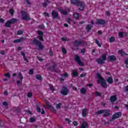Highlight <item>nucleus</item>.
I'll list each match as a JSON object with an SVG mask.
<instances>
[{"label":"nucleus","instance_id":"1","mask_svg":"<svg viewBox=\"0 0 128 128\" xmlns=\"http://www.w3.org/2000/svg\"><path fill=\"white\" fill-rule=\"evenodd\" d=\"M71 3L78 6L79 10H82L84 8V3L78 0H71Z\"/></svg>","mask_w":128,"mask_h":128},{"label":"nucleus","instance_id":"2","mask_svg":"<svg viewBox=\"0 0 128 128\" xmlns=\"http://www.w3.org/2000/svg\"><path fill=\"white\" fill-rule=\"evenodd\" d=\"M96 76L97 78H98L97 82L98 84H101L102 88H108V84H106V80L102 78L100 74H97Z\"/></svg>","mask_w":128,"mask_h":128},{"label":"nucleus","instance_id":"3","mask_svg":"<svg viewBox=\"0 0 128 128\" xmlns=\"http://www.w3.org/2000/svg\"><path fill=\"white\" fill-rule=\"evenodd\" d=\"M21 12L22 14V18L23 20H30V15L27 12H26V11H22Z\"/></svg>","mask_w":128,"mask_h":128},{"label":"nucleus","instance_id":"4","mask_svg":"<svg viewBox=\"0 0 128 128\" xmlns=\"http://www.w3.org/2000/svg\"><path fill=\"white\" fill-rule=\"evenodd\" d=\"M46 106H44V108H50L53 114H56V109H54V108L52 107V105L50 104V102L46 101Z\"/></svg>","mask_w":128,"mask_h":128},{"label":"nucleus","instance_id":"5","mask_svg":"<svg viewBox=\"0 0 128 128\" xmlns=\"http://www.w3.org/2000/svg\"><path fill=\"white\" fill-rule=\"evenodd\" d=\"M106 60V54H104L102 55V58L98 59L96 62L98 64H102Z\"/></svg>","mask_w":128,"mask_h":128},{"label":"nucleus","instance_id":"6","mask_svg":"<svg viewBox=\"0 0 128 128\" xmlns=\"http://www.w3.org/2000/svg\"><path fill=\"white\" fill-rule=\"evenodd\" d=\"M18 22V20H16V19L13 18L11 20L8 21L5 24V26H6V28H10L12 24H14V22Z\"/></svg>","mask_w":128,"mask_h":128},{"label":"nucleus","instance_id":"7","mask_svg":"<svg viewBox=\"0 0 128 128\" xmlns=\"http://www.w3.org/2000/svg\"><path fill=\"white\" fill-rule=\"evenodd\" d=\"M34 44H36L38 46V50H42L44 48V46L42 44V43L40 42L39 41L36 40V39H34L33 40Z\"/></svg>","mask_w":128,"mask_h":128},{"label":"nucleus","instance_id":"8","mask_svg":"<svg viewBox=\"0 0 128 128\" xmlns=\"http://www.w3.org/2000/svg\"><path fill=\"white\" fill-rule=\"evenodd\" d=\"M60 92L63 96H66L68 94V89L66 87H63L60 90Z\"/></svg>","mask_w":128,"mask_h":128},{"label":"nucleus","instance_id":"9","mask_svg":"<svg viewBox=\"0 0 128 128\" xmlns=\"http://www.w3.org/2000/svg\"><path fill=\"white\" fill-rule=\"evenodd\" d=\"M74 60L76 62H78L79 66H84V63H82V61L80 60V56L78 55L75 56Z\"/></svg>","mask_w":128,"mask_h":128},{"label":"nucleus","instance_id":"10","mask_svg":"<svg viewBox=\"0 0 128 128\" xmlns=\"http://www.w3.org/2000/svg\"><path fill=\"white\" fill-rule=\"evenodd\" d=\"M120 116H122V112H118L112 116V120H114L116 118H120Z\"/></svg>","mask_w":128,"mask_h":128},{"label":"nucleus","instance_id":"11","mask_svg":"<svg viewBox=\"0 0 128 128\" xmlns=\"http://www.w3.org/2000/svg\"><path fill=\"white\" fill-rule=\"evenodd\" d=\"M96 24H106V22L104 20L98 19L96 22Z\"/></svg>","mask_w":128,"mask_h":128},{"label":"nucleus","instance_id":"12","mask_svg":"<svg viewBox=\"0 0 128 128\" xmlns=\"http://www.w3.org/2000/svg\"><path fill=\"white\" fill-rule=\"evenodd\" d=\"M86 114H88V109H86V108H85L82 110V116L84 118H85Z\"/></svg>","mask_w":128,"mask_h":128},{"label":"nucleus","instance_id":"13","mask_svg":"<svg viewBox=\"0 0 128 128\" xmlns=\"http://www.w3.org/2000/svg\"><path fill=\"white\" fill-rule=\"evenodd\" d=\"M18 78L20 80V81H17L18 84H20L22 82V80L24 79V77H22V75L21 74V73H20L18 74Z\"/></svg>","mask_w":128,"mask_h":128},{"label":"nucleus","instance_id":"14","mask_svg":"<svg viewBox=\"0 0 128 128\" xmlns=\"http://www.w3.org/2000/svg\"><path fill=\"white\" fill-rule=\"evenodd\" d=\"M38 34H39V40L42 41L44 40V38H42V34H44L42 33V32L40 31H38Z\"/></svg>","mask_w":128,"mask_h":128},{"label":"nucleus","instance_id":"15","mask_svg":"<svg viewBox=\"0 0 128 128\" xmlns=\"http://www.w3.org/2000/svg\"><path fill=\"white\" fill-rule=\"evenodd\" d=\"M71 74L72 76H76L78 74V70H76V69L73 70Z\"/></svg>","mask_w":128,"mask_h":128},{"label":"nucleus","instance_id":"16","mask_svg":"<svg viewBox=\"0 0 128 128\" xmlns=\"http://www.w3.org/2000/svg\"><path fill=\"white\" fill-rule=\"evenodd\" d=\"M88 123L86 122H84L79 128H88Z\"/></svg>","mask_w":128,"mask_h":128},{"label":"nucleus","instance_id":"17","mask_svg":"<svg viewBox=\"0 0 128 128\" xmlns=\"http://www.w3.org/2000/svg\"><path fill=\"white\" fill-rule=\"evenodd\" d=\"M118 36L120 38H124V36H126V33L124 32H119Z\"/></svg>","mask_w":128,"mask_h":128},{"label":"nucleus","instance_id":"18","mask_svg":"<svg viewBox=\"0 0 128 128\" xmlns=\"http://www.w3.org/2000/svg\"><path fill=\"white\" fill-rule=\"evenodd\" d=\"M36 110L38 112H41L42 114H46L44 110V109L40 110V107H37Z\"/></svg>","mask_w":128,"mask_h":128},{"label":"nucleus","instance_id":"19","mask_svg":"<svg viewBox=\"0 0 128 128\" xmlns=\"http://www.w3.org/2000/svg\"><path fill=\"white\" fill-rule=\"evenodd\" d=\"M110 100L112 102H116V96H112L110 98Z\"/></svg>","mask_w":128,"mask_h":128},{"label":"nucleus","instance_id":"20","mask_svg":"<svg viewBox=\"0 0 128 128\" xmlns=\"http://www.w3.org/2000/svg\"><path fill=\"white\" fill-rule=\"evenodd\" d=\"M92 25L88 24L86 26V30L87 32H90L92 30Z\"/></svg>","mask_w":128,"mask_h":128},{"label":"nucleus","instance_id":"21","mask_svg":"<svg viewBox=\"0 0 128 128\" xmlns=\"http://www.w3.org/2000/svg\"><path fill=\"white\" fill-rule=\"evenodd\" d=\"M58 14L56 11L52 12V18H57Z\"/></svg>","mask_w":128,"mask_h":128},{"label":"nucleus","instance_id":"22","mask_svg":"<svg viewBox=\"0 0 128 128\" xmlns=\"http://www.w3.org/2000/svg\"><path fill=\"white\" fill-rule=\"evenodd\" d=\"M104 116H110V111L108 110H104Z\"/></svg>","mask_w":128,"mask_h":128},{"label":"nucleus","instance_id":"23","mask_svg":"<svg viewBox=\"0 0 128 128\" xmlns=\"http://www.w3.org/2000/svg\"><path fill=\"white\" fill-rule=\"evenodd\" d=\"M107 82H108V84H112V82H114V80H112V77H109L108 78V79L107 80Z\"/></svg>","mask_w":128,"mask_h":128},{"label":"nucleus","instance_id":"24","mask_svg":"<svg viewBox=\"0 0 128 128\" xmlns=\"http://www.w3.org/2000/svg\"><path fill=\"white\" fill-rule=\"evenodd\" d=\"M24 40V38H20V39H18V40H15L14 41V42H22Z\"/></svg>","mask_w":128,"mask_h":128},{"label":"nucleus","instance_id":"25","mask_svg":"<svg viewBox=\"0 0 128 128\" xmlns=\"http://www.w3.org/2000/svg\"><path fill=\"white\" fill-rule=\"evenodd\" d=\"M108 58V60H116V56H109Z\"/></svg>","mask_w":128,"mask_h":128},{"label":"nucleus","instance_id":"26","mask_svg":"<svg viewBox=\"0 0 128 128\" xmlns=\"http://www.w3.org/2000/svg\"><path fill=\"white\" fill-rule=\"evenodd\" d=\"M118 52L120 54H121V56H122L128 55V54H126V52L122 51V50H120L118 51Z\"/></svg>","mask_w":128,"mask_h":128},{"label":"nucleus","instance_id":"27","mask_svg":"<svg viewBox=\"0 0 128 128\" xmlns=\"http://www.w3.org/2000/svg\"><path fill=\"white\" fill-rule=\"evenodd\" d=\"M82 44V42L80 40H76L74 42V46H80V44Z\"/></svg>","mask_w":128,"mask_h":128},{"label":"nucleus","instance_id":"28","mask_svg":"<svg viewBox=\"0 0 128 128\" xmlns=\"http://www.w3.org/2000/svg\"><path fill=\"white\" fill-rule=\"evenodd\" d=\"M104 113V110H100L96 112V114H102Z\"/></svg>","mask_w":128,"mask_h":128},{"label":"nucleus","instance_id":"29","mask_svg":"<svg viewBox=\"0 0 128 128\" xmlns=\"http://www.w3.org/2000/svg\"><path fill=\"white\" fill-rule=\"evenodd\" d=\"M114 40H116V39L114 38V36L110 38L109 39V42H114Z\"/></svg>","mask_w":128,"mask_h":128},{"label":"nucleus","instance_id":"30","mask_svg":"<svg viewBox=\"0 0 128 128\" xmlns=\"http://www.w3.org/2000/svg\"><path fill=\"white\" fill-rule=\"evenodd\" d=\"M86 88H81L80 90V92L81 94H86Z\"/></svg>","mask_w":128,"mask_h":128},{"label":"nucleus","instance_id":"31","mask_svg":"<svg viewBox=\"0 0 128 128\" xmlns=\"http://www.w3.org/2000/svg\"><path fill=\"white\" fill-rule=\"evenodd\" d=\"M74 18L76 20H78V18H80V15H78V13H74Z\"/></svg>","mask_w":128,"mask_h":128},{"label":"nucleus","instance_id":"32","mask_svg":"<svg viewBox=\"0 0 128 128\" xmlns=\"http://www.w3.org/2000/svg\"><path fill=\"white\" fill-rule=\"evenodd\" d=\"M60 108H62V104L59 103L56 104V108L60 109Z\"/></svg>","mask_w":128,"mask_h":128},{"label":"nucleus","instance_id":"33","mask_svg":"<svg viewBox=\"0 0 128 128\" xmlns=\"http://www.w3.org/2000/svg\"><path fill=\"white\" fill-rule=\"evenodd\" d=\"M50 1H48V0H47L46 2H44L43 4V6H44V8H46V6H48V4H49Z\"/></svg>","mask_w":128,"mask_h":128},{"label":"nucleus","instance_id":"34","mask_svg":"<svg viewBox=\"0 0 128 128\" xmlns=\"http://www.w3.org/2000/svg\"><path fill=\"white\" fill-rule=\"evenodd\" d=\"M95 42L96 44H98V46H99L100 48V46H102V45L100 44V42H98V40H95Z\"/></svg>","mask_w":128,"mask_h":128},{"label":"nucleus","instance_id":"35","mask_svg":"<svg viewBox=\"0 0 128 128\" xmlns=\"http://www.w3.org/2000/svg\"><path fill=\"white\" fill-rule=\"evenodd\" d=\"M36 78L40 80H42V76L40 74L36 75Z\"/></svg>","mask_w":128,"mask_h":128},{"label":"nucleus","instance_id":"36","mask_svg":"<svg viewBox=\"0 0 128 128\" xmlns=\"http://www.w3.org/2000/svg\"><path fill=\"white\" fill-rule=\"evenodd\" d=\"M24 34V31L22 30H20L17 32V34L20 36V34Z\"/></svg>","mask_w":128,"mask_h":128},{"label":"nucleus","instance_id":"37","mask_svg":"<svg viewBox=\"0 0 128 128\" xmlns=\"http://www.w3.org/2000/svg\"><path fill=\"white\" fill-rule=\"evenodd\" d=\"M30 122H34L36 121V118H32L30 120Z\"/></svg>","mask_w":128,"mask_h":128},{"label":"nucleus","instance_id":"38","mask_svg":"<svg viewBox=\"0 0 128 128\" xmlns=\"http://www.w3.org/2000/svg\"><path fill=\"white\" fill-rule=\"evenodd\" d=\"M60 10L62 12V14H68V12L65 10Z\"/></svg>","mask_w":128,"mask_h":128},{"label":"nucleus","instance_id":"39","mask_svg":"<svg viewBox=\"0 0 128 128\" xmlns=\"http://www.w3.org/2000/svg\"><path fill=\"white\" fill-rule=\"evenodd\" d=\"M28 98H32V92H29L28 94Z\"/></svg>","mask_w":128,"mask_h":128},{"label":"nucleus","instance_id":"40","mask_svg":"<svg viewBox=\"0 0 128 128\" xmlns=\"http://www.w3.org/2000/svg\"><path fill=\"white\" fill-rule=\"evenodd\" d=\"M62 52L63 54H66V50L65 48H62Z\"/></svg>","mask_w":128,"mask_h":128},{"label":"nucleus","instance_id":"41","mask_svg":"<svg viewBox=\"0 0 128 128\" xmlns=\"http://www.w3.org/2000/svg\"><path fill=\"white\" fill-rule=\"evenodd\" d=\"M10 14H12V16H14V9L10 10Z\"/></svg>","mask_w":128,"mask_h":128},{"label":"nucleus","instance_id":"42","mask_svg":"<svg viewBox=\"0 0 128 128\" xmlns=\"http://www.w3.org/2000/svg\"><path fill=\"white\" fill-rule=\"evenodd\" d=\"M73 124L74 126H78V122H76V121H74L73 122Z\"/></svg>","mask_w":128,"mask_h":128},{"label":"nucleus","instance_id":"43","mask_svg":"<svg viewBox=\"0 0 128 128\" xmlns=\"http://www.w3.org/2000/svg\"><path fill=\"white\" fill-rule=\"evenodd\" d=\"M62 40H64V42H68L69 40L66 39V38H62Z\"/></svg>","mask_w":128,"mask_h":128},{"label":"nucleus","instance_id":"44","mask_svg":"<svg viewBox=\"0 0 128 128\" xmlns=\"http://www.w3.org/2000/svg\"><path fill=\"white\" fill-rule=\"evenodd\" d=\"M4 76H7V78H10V73H7L6 74H4Z\"/></svg>","mask_w":128,"mask_h":128},{"label":"nucleus","instance_id":"45","mask_svg":"<svg viewBox=\"0 0 128 128\" xmlns=\"http://www.w3.org/2000/svg\"><path fill=\"white\" fill-rule=\"evenodd\" d=\"M54 86H50V90H51L52 92H54Z\"/></svg>","mask_w":128,"mask_h":128},{"label":"nucleus","instance_id":"46","mask_svg":"<svg viewBox=\"0 0 128 128\" xmlns=\"http://www.w3.org/2000/svg\"><path fill=\"white\" fill-rule=\"evenodd\" d=\"M71 88H72L74 90H78V88H76V87H74V86H72Z\"/></svg>","mask_w":128,"mask_h":128},{"label":"nucleus","instance_id":"47","mask_svg":"<svg viewBox=\"0 0 128 128\" xmlns=\"http://www.w3.org/2000/svg\"><path fill=\"white\" fill-rule=\"evenodd\" d=\"M24 60H25V62H28V58H26V57H24Z\"/></svg>","mask_w":128,"mask_h":128},{"label":"nucleus","instance_id":"48","mask_svg":"<svg viewBox=\"0 0 128 128\" xmlns=\"http://www.w3.org/2000/svg\"><path fill=\"white\" fill-rule=\"evenodd\" d=\"M86 76V74H80V76L81 77V78H84V76Z\"/></svg>","mask_w":128,"mask_h":128},{"label":"nucleus","instance_id":"49","mask_svg":"<svg viewBox=\"0 0 128 128\" xmlns=\"http://www.w3.org/2000/svg\"><path fill=\"white\" fill-rule=\"evenodd\" d=\"M29 74H34V70L30 69Z\"/></svg>","mask_w":128,"mask_h":128},{"label":"nucleus","instance_id":"50","mask_svg":"<svg viewBox=\"0 0 128 128\" xmlns=\"http://www.w3.org/2000/svg\"><path fill=\"white\" fill-rule=\"evenodd\" d=\"M3 106H8V102H2Z\"/></svg>","mask_w":128,"mask_h":128},{"label":"nucleus","instance_id":"51","mask_svg":"<svg viewBox=\"0 0 128 128\" xmlns=\"http://www.w3.org/2000/svg\"><path fill=\"white\" fill-rule=\"evenodd\" d=\"M43 14L46 16H48H48H50V14H48V13H47V12H44Z\"/></svg>","mask_w":128,"mask_h":128},{"label":"nucleus","instance_id":"52","mask_svg":"<svg viewBox=\"0 0 128 128\" xmlns=\"http://www.w3.org/2000/svg\"><path fill=\"white\" fill-rule=\"evenodd\" d=\"M96 96H100V93L98 92H96Z\"/></svg>","mask_w":128,"mask_h":128},{"label":"nucleus","instance_id":"53","mask_svg":"<svg viewBox=\"0 0 128 128\" xmlns=\"http://www.w3.org/2000/svg\"><path fill=\"white\" fill-rule=\"evenodd\" d=\"M63 76L64 78H68V73H64Z\"/></svg>","mask_w":128,"mask_h":128},{"label":"nucleus","instance_id":"54","mask_svg":"<svg viewBox=\"0 0 128 128\" xmlns=\"http://www.w3.org/2000/svg\"><path fill=\"white\" fill-rule=\"evenodd\" d=\"M4 19L2 18L0 19V22H2V24H4Z\"/></svg>","mask_w":128,"mask_h":128},{"label":"nucleus","instance_id":"55","mask_svg":"<svg viewBox=\"0 0 128 128\" xmlns=\"http://www.w3.org/2000/svg\"><path fill=\"white\" fill-rule=\"evenodd\" d=\"M66 122H68L70 124V122H72V121L70 120L68 118H66Z\"/></svg>","mask_w":128,"mask_h":128},{"label":"nucleus","instance_id":"56","mask_svg":"<svg viewBox=\"0 0 128 128\" xmlns=\"http://www.w3.org/2000/svg\"><path fill=\"white\" fill-rule=\"evenodd\" d=\"M38 60H39L40 62H42V60H44V59H42V58H40V57H38Z\"/></svg>","mask_w":128,"mask_h":128},{"label":"nucleus","instance_id":"57","mask_svg":"<svg viewBox=\"0 0 128 128\" xmlns=\"http://www.w3.org/2000/svg\"><path fill=\"white\" fill-rule=\"evenodd\" d=\"M21 54H22L24 58L26 57V54H24V52H21Z\"/></svg>","mask_w":128,"mask_h":128},{"label":"nucleus","instance_id":"58","mask_svg":"<svg viewBox=\"0 0 128 128\" xmlns=\"http://www.w3.org/2000/svg\"><path fill=\"white\" fill-rule=\"evenodd\" d=\"M86 86H89L90 88H92V84H88Z\"/></svg>","mask_w":128,"mask_h":128},{"label":"nucleus","instance_id":"59","mask_svg":"<svg viewBox=\"0 0 128 128\" xmlns=\"http://www.w3.org/2000/svg\"><path fill=\"white\" fill-rule=\"evenodd\" d=\"M54 68H56V66L55 65L54 66H53V68H51L50 70H52V72H56V70H54Z\"/></svg>","mask_w":128,"mask_h":128},{"label":"nucleus","instance_id":"60","mask_svg":"<svg viewBox=\"0 0 128 128\" xmlns=\"http://www.w3.org/2000/svg\"><path fill=\"white\" fill-rule=\"evenodd\" d=\"M70 22H72V19L68 18V22L69 23V24H70Z\"/></svg>","mask_w":128,"mask_h":128},{"label":"nucleus","instance_id":"61","mask_svg":"<svg viewBox=\"0 0 128 128\" xmlns=\"http://www.w3.org/2000/svg\"><path fill=\"white\" fill-rule=\"evenodd\" d=\"M124 62L126 64H128V59L126 60Z\"/></svg>","mask_w":128,"mask_h":128},{"label":"nucleus","instance_id":"62","mask_svg":"<svg viewBox=\"0 0 128 128\" xmlns=\"http://www.w3.org/2000/svg\"><path fill=\"white\" fill-rule=\"evenodd\" d=\"M125 90H126V92H128V86H127L125 88Z\"/></svg>","mask_w":128,"mask_h":128},{"label":"nucleus","instance_id":"63","mask_svg":"<svg viewBox=\"0 0 128 128\" xmlns=\"http://www.w3.org/2000/svg\"><path fill=\"white\" fill-rule=\"evenodd\" d=\"M0 54H4L5 52H4V51H1L0 52Z\"/></svg>","mask_w":128,"mask_h":128},{"label":"nucleus","instance_id":"64","mask_svg":"<svg viewBox=\"0 0 128 128\" xmlns=\"http://www.w3.org/2000/svg\"><path fill=\"white\" fill-rule=\"evenodd\" d=\"M106 14L107 16H110V12H108V11L106 12Z\"/></svg>","mask_w":128,"mask_h":128}]
</instances>
